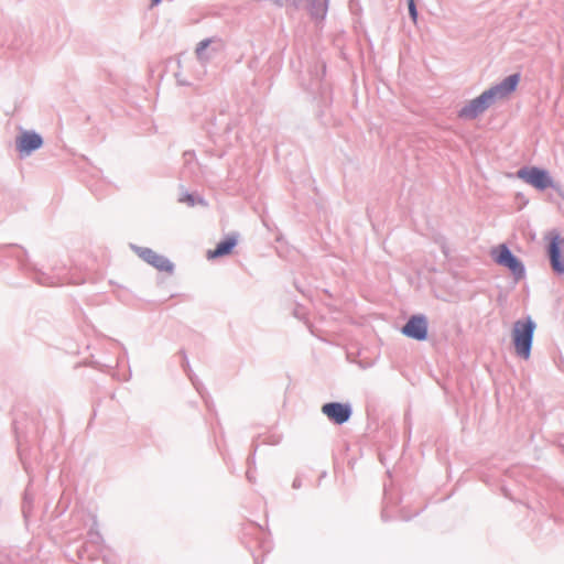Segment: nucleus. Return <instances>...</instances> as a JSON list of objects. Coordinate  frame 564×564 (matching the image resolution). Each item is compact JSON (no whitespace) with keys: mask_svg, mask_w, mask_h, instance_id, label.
Masks as SVG:
<instances>
[{"mask_svg":"<svg viewBox=\"0 0 564 564\" xmlns=\"http://www.w3.org/2000/svg\"><path fill=\"white\" fill-rule=\"evenodd\" d=\"M408 7H409V13H410L413 22L415 23L417 20V11H416L414 0H408Z\"/></svg>","mask_w":564,"mask_h":564,"instance_id":"2eb2a0df","label":"nucleus"},{"mask_svg":"<svg viewBox=\"0 0 564 564\" xmlns=\"http://www.w3.org/2000/svg\"><path fill=\"white\" fill-rule=\"evenodd\" d=\"M238 243L239 237L237 235H229L217 247H236Z\"/></svg>","mask_w":564,"mask_h":564,"instance_id":"ddd939ff","label":"nucleus"},{"mask_svg":"<svg viewBox=\"0 0 564 564\" xmlns=\"http://www.w3.org/2000/svg\"><path fill=\"white\" fill-rule=\"evenodd\" d=\"M43 140L40 134L31 131L22 132L17 139V149L21 153L29 154L30 152L41 148Z\"/></svg>","mask_w":564,"mask_h":564,"instance_id":"1a4fd4ad","label":"nucleus"},{"mask_svg":"<svg viewBox=\"0 0 564 564\" xmlns=\"http://www.w3.org/2000/svg\"><path fill=\"white\" fill-rule=\"evenodd\" d=\"M519 79L518 74L510 75L501 84L486 90V94L489 95V99L492 104L498 99H505L516 90Z\"/></svg>","mask_w":564,"mask_h":564,"instance_id":"39448f33","label":"nucleus"},{"mask_svg":"<svg viewBox=\"0 0 564 564\" xmlns=\"http://www.w3.org/2000/svg\"><path fill=\"white\" fill-rule=\"evenodd\" d=\"M550 261L554 272L564 273V253L563 249H550Z\"/></svg>","mask_w":564,"mask_h":564,"instance_id":"9b49d317","label":"nucleus"},{"mask_svg":"<svg viewBox=\"0 0 564 564\" xmlns=\"http://www.w3.org/2000/svg\"><path fill=\"white\" fill-rule=\"evenodd\" d=\"M535 324L532 319H520L512 327V343L516 354L523 359H529Z\"/></svg>","mask_w":564,"mask_h":564,"instance_id":"f257e3e1","label":"nucleus"},{"mask_svg":"<svg viewBox=\"0 0 564 564\" xmlns=\"http://www.w3.org/2000/svg\"><path fill=\"white\" fill-rule=\"evenodd\" d=\"M519 79L518 74L510 75L501 84L486 90V94L489 95V99L492 104L498 99H505L516 90Z\"/></svg>","mask_w":564,"mask_h":564,"instance_id":"423d86ee","label":"nucleus"},{"mask_svg":"<svg viewBox=\"0 0 564 564\" xmlns=\"http://www.w3.org/2000/svg\"><path fill=\"white\" fill-rule=\"evenodd\" d=\"M402 333L413 339L424 340L427 337V321L424 316H412L403 326Z\"/></svg>","mask_w":564,"mask_h":564,"instance_id":"0eeeda50","label":"nucleus"},{"mask_svg":"<svg viewBox=\"0 0 564 564\" xmlns=\"http://www.w3.org/2000/svg\"><path fill=\"white\" fill-rule=\"evenodd\" d=\"M138 256L159 270L170 271L172 264L167 259L158 254L154 249H137Z\"/></svg>","mask_w":564,"mask_h":564,"instance_id":"9d476101","label":"nucleus"},{"mask_svg":"<svg viewBox=\"0 0 564 564\" xmlns=\"http://www.w3.org/2000/svg\"><path fill=\"white\" fill-rule=\"evenodd\" d=\"M161 2V0H152V6H156Z\"/></svg>","mask_w":564,"mask_h":564,"instance_id":"f3484780","label":"nucleus"},{"mask_svg":"<svg viewBox=\"0 0 564 564\" xmlns=\"http://www.w3.org/2000/svg\"><path fill=\"white\" fill-rule=\"evenodd\" d=\"M322 412L335 424L347 422L351 415L350 406L339 402L325 403L322 406Z\"/></svg>","mask_w":564,"mask_h":564,"instance_id":"6e6552de","label":"nucleus"},{"mask_svg":"<svg viewBox=\"0 0 564 564\" xmlns=\"http://www.w3.org/2000/svg\"><path fill=\"white\" fill-rule=\"evenodd\" d=\"M492 101L489 99V95L484 91L479 97L470 100L466 106H464L458 116L464 119H475L484 111H486Z\"/></svg>","mask_w":564,"mask_h":564,"instance_id":"7ed1b4c3","label":"nucleus"},{"mask_svg":"<svg viewBox=\"0 0 564 564\" xmlns=\"http://www.w3.org/2000/svg\"><path fill=\"white\" fill-rule=\"evenodd\" d=\"M518 177L529 185L543 191L553 185V181L549 173L539 167H523L518 171Z\"/></svg>","mask_w":564,"mask_h":564,"instance_id":"f03ea898","label":"nucleus"},{"mask_svg":"<svg viewBox=\"0 0 564 564\" xmlns=\"http://www.w3.org/2000/svg\"><path fill=\"white\" fill-rule=\"evenodd\" d=\"M208 45L209 40L202 41L196 48L197 54H200Z\"/></svg>","mask_w":564,"mask_h":564,"instance_id":"dca6fc26","label":"nucleus"},{"mask_svg":"<svg viewBox=\"0 0 564 564\" xmlns=\"http://www.w3.org/2000/svg\"><path fill=\"white\" fill-rule=\"evenodd\" d=\"M231 249H214L209 250L207 253L208 259H215L217 257L229 254Z\"/></svg>","mask_w":564,"mask_h":564,"instance_id":"4468645a","label":"nucleus"},{"mask_svg":"<svg viewBox=\"0 0 564 564\" xmlns=\"http://www.w3.org/2000/svg\"><path fill=\"white\" fill-rule=\"evenodd\" d=\"M491 257L498 264L507 267L516 279H521L523 276V265L509 249H501L500 251L494 250Z\"/></svg>","mask_w":564,"mask_h":564,"instance_id":"20e7f679","label":"nucleus"},{"mask_svg":"<svg viewBox=\"0 0 564 564\" xmlns=\"http://www.w3.org/2000/svg\"><path fill=\"white\" fill-rule=\"evenodd\" d=\"M564 243V239L556 231H551L546 236V247H560Z\"/></svg>","mask_w":564,"mask_h":564,"instance_id":"f8f14e48","label":"nucleus"}]
</instances>
